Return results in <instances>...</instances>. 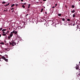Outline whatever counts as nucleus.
<instances>
[{
  "mask_svg": "<svg viewBox=\"0 0 80 80\" xmlns=\"http://www.w3.org/2000/svg\"><path fill=\"white\" fill-rule=\"evenodd\" d=\"M16 42H15L13 41H12V42L10 43V45H12V46H14V45H16Z\"/></svg>",
  "mask_w": 80,
  "mask_h": 80,
  "instance_id": "f257e3e1",
  "label": "nucleus"
},
{
  "mask_svg": "<svg viewBox=\"0 0 80 80\" xmlns=\"http://www.w3.org/2000/svg\"><path fill=\"white\" fill-rule=\"evenodd\" d=\"M1 58L2 59H3V60H4L6 62H8V59H6V58H5L4 57L2 56V57Z\"/></svg>",
  "mask_w": 80,
  "mask_h": 80,
  "instance_id": "f03ea898",
  "label": "nucleus"
},
{
  "mask_svg": "<svg viewBox=\"0 0 80 80\" xmlns=\"http://www.w3.org/2000/svg\"><path fill=\"white\" fill-rule=\"evenodd\" d=\"M13 35V32H11V34L9 35V36H10V37H12V36Z\"/></svg>",
  "mask_w": 80,
  "mask_h": 80,
  "instance_id": "7ed1b4c3",
  "label": "nucleus"
},
{
  "mask_svg": "<svg viewBox=\"0 0 80 80\" xmlns=\"http://www.w3.org/2000/svg\"><path fill=\"white\" fill-rule=\"evenodd\" d=\"M5 50H7V51H9V50H10V48H5Z\"/></svg>",
  "mask_w": 80,
  "mask_h": 80,
  "instance_id": "20e7f679",
  "label": "nucleus"
},
{
  "mask_svg": "<svg viewBox=\"0 0 80 80\" xmlns=\"http://www.w3.org/2000/svg\"><path fill=\"white\" fill-rule=\"evenodd\" d=\"M71 12L73 13H74V12H75V9H74L72 10V11H71Z\"/></svg>",
  "mask_w": 80,
  "mask_h": 80,
  "instance_id": "39448f33",
  "label": "nucleus"
},
{
  "mask_svg": "<svg viewBox=\"0 0 80 80\" xmlns=\"http://www.w3.org/2000/svg\"><path fill=\"white\" fill-rule=\"evenodd\" d=\"M10 4V3H8V4H6V5H5V7H7V6H8V5H9V4Z\"/></svg>",
  "mask_w": 80,
  "mask_h": 80,
  "instance_id": "423d86ee",
  "label": "nucleus"
},
{
  "mask_svg": "<svg viewBox=\"0 0 80 80\" xmlns=\"http://www.w3.org/2000/svg\"><path fill=\"white\" fill-rule=\"evenodd\" d=\"M72 17H73V18H74V17H75V14H73L72 15Z\"/></svg>",
  "mask_w": 80,
  "mask_h": 80,
  "instance_id": "0eeeda50",
  "label": "nucleus"
},
{
  "mask_svg": "<svg viewBox=\"0 0 80 80\" xmlns=\"http://www.w3.org/2000/svg\"><path fill=\"white\" fill-rule=\"evenodd\" d=\"M2 35H3V36H6L7 34H5V33H3L2 34Z\"/></svg>",
  "mask_w": 80,
  "mask_h": 80,
  "instance_id": "6e6552de",
  "label": "nucleus"
},
{
  "mask_svg": "<svg viewBox=\"0 0 80 80\" xmlns=\"http://www.w3.org/2000/svg\"><path fill=\"white\" fill-rule=\"evenodd\" d=\"M0 44H2V45H4V43L3 42H0Z\"/></svg>",
  "mask_w": 80,
  "mask_h": 80,
  "instance_id": "1a4fd4ad",
  "label": "nucleus"
},
{
  "mask_svg": "<svg viewBox=\"0 0 80 80\" xmlns=\"http://www.w3.org/2000/svg\"><path fill=\"white\" fill-rule=\"evenodd\" d=\"M67 20L68 22H70V19H68Z\"/></svg>",
  "mask_w": 80,
  "mask_h": 80,
  "instance_id": "9d476101",
  "label": "nucleus"
},
{
  "mask_svg": "<svg viewBox=\"0 0 80 80\" xmlns=\"http://www.w3.org/2000/svg\"><path fill=\"white\" fill-rule=\"evenodd\" d=\"M14 6H15V4H13L12 5H11V7H14Z\"/></svg>",
  "mask_w": 80,
  "mask_h": 80,
  "instance_id": "9b49d317",
  "label": "nucleus"
},
{
  "mask_svg": "<svg viewBox=\"0 0 80 80\" xmlns=\"http://www.w3.org/2000/svg\"><path fill=\"white\" fill-rule=\"evenodd\" d=\"M62 20L65 22V18H63L62 19Z\"/></svg>",
  "mask_w": 80,
  "mask_h": 80,
  "instance_id": "f8f14e48",
  "label": "nucleus"
},
{
  "mask_svg": "<svg viewBox=\"0 0 80 80\" xmlns=\"http://www.w3.org/2000/svg\"><path fill=\"white\" fill-rule=\"evenodd\" d=\"M5 31H6V29H2V31L4 32Z\"/></svg>",
  "mask_w": 80,
  "mask_h": 80,
  "instance_id": "ddd939ff",
  "label": "nucleus"
},
{
  "mask_svg": "<svg viewBox=\"0 0 80 80\" xmlns=\"http://www.w3.org/2000/svg\"><path fill=\"white\" fill-rule=\"evenodd\" d=\"M61 15V14H58V16H59V17H60Z\"/></svg>",
  "mask_w": 80,
  "mask_h": 80,
  "instance_id": "4468645a",
  "label": "nucleus"
},
{
  "mask_svg": "<svg viewBox=\"0 0 80 80\" xmlns=\"http://www.w3.org/2000/svg\"><path fill=\"white\" fill-rule=\"evenodd\" d=\"M22 7H23V8H25V6H24V5H22Z\"/></svg>",
  "mask_w": 80,
  "mask_h": 80,
  "instance_id": "2eb2a0df",
  "label": "nucleus"
},
{
  "mask_svg": "<svg viewBox=\"0 0 80 80\" xmlns=\"http://www.w3.org/2000/svg\"><path fill=\"white\" fill-rule=\"evenodd\" d=\"M43 9L42 8L41 10V12H43Z\"/></svg>",
  "mask_w": 80,
  "mask_h": 80,
  "instance_id": "dca6fc26",
  "label": "nucleus"
},
{
  "mask_svg": "<svg viewBox=\"0 0 80 80\" xmlns=\"http://www.w3.org/2000/svg\"><path fill=\"white\" fill-rule=\"evenodd\" d=\"M6 2H2V4H4Z\"/></svg>",
  "mask_w": 80,
  "mask_h": 80,
  "instance_id": "f3484780",
  "label": "nucleus"
},
{
  "mask_svg": "<svg viewBox=\"0 0 80 80\" xmlns=\"http://www.w3.org/2000/svg\"><path fill=\"white\" fill-rule=\"evenodd\" d=\"M12 33H15V31H13L12 32H11Z\"/></svg>",
  "mask_w": 80,
  "mask_h": 80,
  "instance_id": "a211bd4d",
  "label": "nucleus"
},
{
  "mask_svg": "<svg viewBox=\"0 0 80 80\" xmlns=\"http://www.w3.org/2000/svg\"><path fill=\"white\" fill-rule=\"evenodd\" d=\"M75 8V6L74 5H72V8Z\"/></svg>",
  "mask_w": 80,
  "mask_h": 80,
  "instance_id": "6ab92c4d",
  "label": "nucleus"
},
{
  "mask_svg": "<svg viewBox=\"0 0 80 80\" xmlns=\"http://www.w3.org/2000/svg\"><path fill=\"white\" fill-rule=\"evenodd\" d=\"M14 33H15V34H17V31H15V32Z\"/></svg>",
  "mask_w": 80,
  "mask_h": 80,
  "instance_id": "aec40b11",
  "label": "nucleus"
},
{
  "mask_svg": "<svg viewBox=\"0 0 80 80\" xmlns=\"http://www.w3.org/2000/svg\"><path fill=\"white\" fill-rule=\"evenodd\" d=\"M5 56L6 57V58H8V55H5Z\"/></svg>",
  "mask_w": 80,
  "mask_h": 80,
  "instance_id": "412c9836",
  "label": "nucleus"
},
{
  "mask_svg": "<svg viewBox=\"0 0 80 80\" xmlns=\"http://www.w3.org/2000/svg\"><path fill=\"white\" fill-rule=\"evenodd\" d=\"M2 29H3V28H0V30L1 31V30H2Z\"/></svg>",
  "mask_w": 80,
  "mask_h": 80,
  "instance_id": "4be33fe9",
  "label": "nucleus"
},
{
  "mask_svg": "<svg viewBox=\"0 0 80 80\" xmlns=\"http://www.w3.org/2000/svg\"><path fill=\"white\" fill-rule=\"evenodd\" d=\"M10 36L8 37V39H10Z\"/></svg>",
  "mask_w": 80,
  "mask_h": 80,
  "instance_id": "5701e85b",
  "label": "nucleus"
},
{
  "mask_svg": "<svg viewBox=\"0 0 80 80\" xmlns=\"http://www.w3.org/2000/svg\"><path fill=\"white\" fill-rule=\"evenodd\" d=\"M30 6H28V8H30Z\"/></svg>",
  "mask_w": 80,
  "mask_h": 80,
  "instance_id": "b1692460",
  "label": "nucleus"
},
{
  "mask_svg": "<svg viewBox=\"0 0 80 80\" xmlns=\"http://www.w3.org/2000/svg\"><path fill=\"white\" fill-rule=\"evenodd\" d=\"M79 76H80V74H78V76H77L78 77H79Z\"/></svg>",
  "mask_w": 80,
  "mask_h": 80,
  "instance_id": "393cba45",
  "label": "nucleus"
},
{
  "mask_svg": "<svg viewBox=\"0 0 80 80\" xmlns=\"http://www.w3.org/2000/svg\"><path fill=\"white\" fill-rule=\"evenodd\" d=\"M16 7H18V4H16Z\"/></svg>",
  "mask_w": 80,
  "mask_h": 80,
  "instance_id": "a878e982",
  "label": "nucleus"
},
{
  "mask_svg": "<svg viewBox=\"0 0 80 80\" xmlns=\"http://www.w3.org/2000/svg\"><path fill=\"white\" fill-rule=\"evenodd\" d=\"M14 10V8H12L11 9V10Z\"/></svg>",
  "mask_w": 80,
  "mask_h": 80,
  "instance_id": "bb28decb",
  "label": "nucleus"
},
{
  "mask_svg": "<svg viewBox=\"0 0 80 80\" xmlns=\"http://www.w3.org/2000/svg\"><path fill=\"white\" fill-rule=\"evenodd\" d=\"M55 7H56V6H57V4H56L55 5Z\"/></svg>",
  "mask_w": 80,
  "mask_h": 80,
  "instance_id": "cd10ccee",
  "label": "nucleus"
},
{
  "mask_svg": "<svg viewBox=\"0 0 80 80\" xmlns=\"http://www.w3.org/2000/svg\"><path fill=\"white\" fill-rule=\"evenodd\" d=\"M28 11H29V12H30V9H28Z\"/></svg>",
  "mask_w": 80,
  "mask_h": 80,
  "instance_id": "c85d7f7f",
  "label": "nucleus"
},
{
  "mask_svg": "<svg viewBox=\"0 0 80 80\" xmlns=\"http://www.w3.org/2000/svg\"><path fill=\"white\" fill-rule=\"evenodd\" d=\"M52 8H55V7L53 6L52 7Z\"/></svg>",
  "mask_w": 80,
  "mask_h": 80,
  "instance_id": "c756f323",
  "label": "nucleus"
},
{
  "mask_svg": "<svg viewBox=\"0 0 80 80\" xmlns=\"http://www.w3.org/2000/svg\"><path fill=\"white\" fill-rule=\"evenodd\" d=\"M30 5H31L30 4H28V6H30Z\"/></svg>",
  "mask_w": 80,
  "mask_h": 80,
  "instance_id": "7c9ffc66",
  "label": "nucleus"
},
{
  "mask_svg": "<svg viewBox=\"0 0 80 80\" xmlns=\"http://www.w3.org/2000/svg\"><path fill=\"white\" fill-rule=\"evenodd\" d=\"M44 2H45V1H47V0H43Z\"/></svg>",
  "mask_w": 80,
  "mask_h": 80,
  "instance_id": "2f4dec72",
  "label": "nucleus"
},
{
  "mask_svg": "<svg viewBox=\"0 0 80 80\" xmlns=\"http://www.w3.org/2000/svg\"><path fill=\"white\" fill-rule=\"evenodd\" d=\"M6 10H4V12H6Z\"/></svg>",
  "mask_w": 80,
  "mask_h": 80,
  "instance_id": "473e14b6",
  "label": "nucleus"
},
{
  "mask_svg": "<svg viewBox=\"0 0 80 80\" xmlns=\"http://www.w3.org/2000/svg\"><path fill=\"white\" fill-rule=\"evenodd\" d=\"M7 33H9V31H8L7 32Z\"/></svg>",
  "mask_w": 80,
  "mask_h": 80,
  "instance_id": "72a5a7b5",
  "label": "nucleus"
},
{
  "mask_svg": "<svg viewBox=\"0 0 80 80\" xmlns=\"http://www.w3.org/2000/svg\"><path fill=\"white\" fill-rule=\"evenodd\" d=\"M23 5H26V3H24V4H23Z\"/></svg>",
  "mask_w": 80,
  "mask_h": 80,
  "instance_id": "f704fd0d",
  "label": "nucleus"
},
{
  "mask_svg": "<svg viewBox=\"0 0 80 80\" xmlns=\"http://www.w3.org/2000/svg\"><path fill=\"white\" fill-rule=\"evenodd\" d=\"M2 33H5V32H4V31H3V32H2Z\"/></svg>",
  "mask_w": 80,
  "mask_h": 80,
  "instance_id": "c9c22d12",
  "label": "nucleus"
},
{
  "mask_svg": "<svg viewBox=\"0 0 80 80\" xmlns=\"http://www.w3.org/2000/svg\"><path fill=\"white\" fill-rule=\"evenodd\" d=\"M73 26H75V23H74V24H73Z\"/></svg>",
  "mask_w": 80,
  "mask_h": 80,
  "instance_id": "e433bc0d",
  "label": "nucleus"
},
{
  "mask_svg": "<svg viewBox=\"0 0 80 80\" xmlns=\"http://www.w3.org/2000/svg\"><path fill=\"white\" fill-rule=\"evenodd\" d=\"M21 2H23V0H21Z\"/></svg>",
  "mask_w": 80,
  "mask_h": 80,
  "instance_id": "4c0bfd02",
  "label": "nucleus"
},
{
  "mask_svg": "<svg viewBox=\"0 0 80 80\" xmlns=\"http://www.w3.org/2000/svg\"><path fill=\"white\" fill-rule=\"evenodd\" d=\"M1 36H2V35H1V34H0V37H1Z\"/></svg>",
  "mask_w": 80,
  "mask_h": 80,
  "instance_id": "58836bf2",
  "label": "nucleus"
},
{
  "mask_svg": "<svg viewBox=\"0 0 80 80\" xmlns=\"http://www.w3.org/2000/svg\"><path fill=\"white\" fill-rule=\"evenodd\" d=\"M36 3H39V2H36Z\"/></svg>",
  "mask_w": 80,
  "mask_h": 80,
  "instance_id": "ea45409f",
  "label": "nucleus"
},
{
  "mask_svg": "<svg viewBox=\"0 0 80 80\" xmlns=\"http://www.w3.org/2000/svg\"><path fill=\"white\" fill-rule=\"evenodd\" d=\"M40 3H41V4H42V2H40Z\"/></svg>",
  "mask_w": 80,
  "mask_h": 80,
  "instance_id": "a19ab883",
  "label": "nucleus"
},
{
  "mask_svg": "<svg viewBox=\"0 0 80 80\" xmlns=\"http://www.w3.org/2000/svg\"><path fill=\"white\" fill-rule=\"evenodd\" d=\"M7 38V37L6 36V37H5V38Z\"/></svg>",
  "mask_w": 80,
  "mask_h": 80,
  "instance_id": "79ce46f5",
  "label": "nucleus"
},
{
  "mask_svg": "<svg viewBox=\"0 0 80 80\" xmlns=\"http://www.w3.org/2000/svg\"><path fill=\"white\" fill-rule=\"evenodd\" d=\"M7 11H8V10H7V9H6V12H7Z\"/></svg>",
  "mask_w": 80,
  "mask_h": 80,
  "instance_id": "37998d69",
  "label": "nucleus"
},
{
  "mask_svg": "<svg viewBox=\"0 0 80 80\" xmlns=\"http://www.w3.org/2000/svg\"><path fill=\"white\" fill-rule=\"evenodd\" d=\"M0 57H2V55H0Z\"/></svg>",
  "mask_w": 80,
  "mask_h": 80,
  "instance_id": "c03bdc74",
  "label": "nucleus"
},
{
  "mask_svg": "<svg viewBox=\"0 0 80 80\" xmlns=\"http://www.w3.org/2000/svg\"><path fill=\"white\" fill-rule=\"evenodd\" d=\"M45 13H46V14H47V12H45Z\"/></svg>",
  "mask_w": 80,
  "mask_h": 80,
  "instance_id": "a18cd8bd",
  "label": "nucleus"
},
{
  "mask_svg": "<svg viewBox=\"0 0 80 80\" xmlns=\"http://www.w3.org/2000/svg\"><path fill=\"white\" fill-rule=\"evenodd\" d=\"M39 2H40V0H38Z\"/></svg>",
  "mask_w": 80,
  "mask_h": 80,
  "instance_id": "49530a36",
  "label": "nucleus"
},
{
  "mask_svg": "<svg viewBox=\"0 0 80 80\" xmlns=\"http://www.w3.org/2000/svg\"><path fill=\"white\" fill-rule=\"evenodd\" d=\"M14 11L13 10H12V12H13V11Z\"/></svg>",
  "mask_w": 80,
  "mask_h": 80,
  "instance_id": "de8ad7c7",
  "label": "nucleus"
},
{
  "mask_svg": "<svg viewBox=\"0 0 80 80\" xmlns=\"http://www.w3.org/2000/svg\"><path fill=\"white\" fill-rule=\"evenodd\" d=\"M9 30H10V28H9Z\"/></svg>",
  "mask_w": 80,
  "mask_h": 80,
  "instance_id": "09e8293b",
  "label": "nucleus"
},
{
  "mask_svg": "<svg viewBox=\"0 0 80 80\" xmlns=\"http://www.w3.org/2000/svg\"><path fill=\"white\" fill-rule=\"evenodd\" d=\"M6 34H8V33H6Z\"/></svg>",
  "mask_w": 80,
  "mask_h": 80,
  "instance_id": "8fccbe9b",
  "label": "nucleus"
},
{
  "mask_svg": "<svg viewBox=\"0 0 80 80\" xmlns=\"http://www.w3.org/2000/svg\"><path fill=\"white\" fill-rule=\"evenodd\" d=\"M5 42H6V41H5Z\"/></svg>",
  "mask_w": 80,
  "mask_h": 80,
  "instance_id": "3c124183",
  "label": "nucleus"
},
{
  "mask_svg": "<svg viewBox=\"0 0 80 80\" xmlns=\"http://www.w3.org/2000/svg\"><path fill=\"white\" fill-rule=\"evenodd\" d=\"M79 63H80V62H79Z\"/></svg>",
  "mask_w": 80,
  "mask_h": 80,
  "instance_id": "603ef678",
  "label": "nucleus"
},
{
  "mask_svg": "<svg viewBox=\"0 0 80 80\" xmlns=\"http://www.w3.org/2000/svg\"><path fill=\"white\" fill-rule=\"evenodd\" d=\"M79 1H80V0H79Z\"/></svg>",
  "mask_w": 80,
  "mask_h": 80,
  "instance_id": "864d4df0",
  "label": "nucleus"
},
{
  "mask_svg": "<svg viewBox=\"0 0 80 80\" xmlns=\"http://www.w3.org/2000/svg\"><path fill=\"white\" fill-rule=\"evenodd\" d=\"M28 14L27 15H28Z\"/></svg>",
  "mask_w": 80,
  "mask_h": 80,
  "instance_id": "5fc2aeb1",
  "label": "nucleus"
}]
</instances>
